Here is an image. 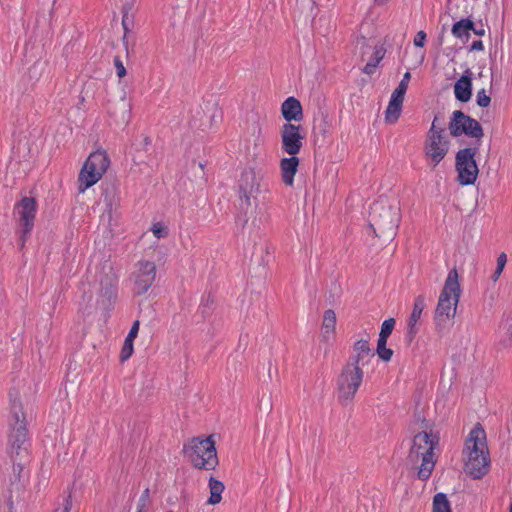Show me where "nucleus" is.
<instances>
[{"instance_id":"nucleus-16","label":"nucleus","mask_w":512,"mask_h":512,"mask_svg":"<svg viewBox=\"0 0 512 512\" xmlns=\"http://www.w3.org/2000/svg\"><path fill=\"white\" fill-rule=\"evenodd\" d=\"M354 354L349 358L346 364L360 367V364L363 366L368 364L374 358V352L371 350L369 346V339H361L355 342Z\"/></svg>"},{"instance_id":"nucleus-26","label":"nucleus","mask_w":512,"mask_h":512,"mask_svg":"<svg viewBox=\"0 0 512 512\" xmlns=\"http://www.w3.org/2000/svg\"><path fill=\"white\" fill-rule=\"evenodd\" d=\"M403 103L390 98L389 104L385 111V121L389 124H394L398 121L402 112Z\"/></svg>"},{"instance_id":"nucleus-47","label":"nucleus","mask_w":512,"mask_h":512,"mask_svg":"<svg viewBox=\"0 0 512 512\" xmlns=\"http://www.w3.org/2000/svg\"><path fill=\"white\" fill-rule=\"evenodd\" d=\"M366 39L365 37H361L360 39L357 40V45H361V48H368V49H372V47L370 45H368L366 43Z\"/></svg>"},{"instance_id":"nucleus-48","label":"nucleus","mask_w":512,"mask_h":512,"mask_svg":"<svg viewBox=\"0 0 512 512\" xmlns=\"http://www.w3.org/2000/svg\"><path fill=\"white\" fill-rule=\"evenodd\" d=\"M505 346H512V326L507 331V340Z\"/></svg>"},{"instance_id":"nucleus-50","label":"nucleus","mask_w":512,"mask_h":512,"mask_svg":"<svg viewBox=\"0 0 512 512\" xmlns=\"http://www.w3.org/2000/svg\"><path fill=\"white\" fill-rule=\"evenodd\" d=\"M415 425H419V428H421V429L427 428V424H426L425 420H421V423L416 422Z\"/></svg>"},{"instance_id":"nucleus-10","label":"nucleus","mask_w":512,"mask_h":512,"mask_svg":"<svg viewBox=\"0 0 512 512\" xmlns=\"http://www.w3.org/2000/svg\"><path fill=\"white\" fill-rule=\"evenodd\" d=\"M450 147L449 140L435 131H428L423 146L425 158L436 167L447 155Z\"/></svg>"},{"instance_id":"nucleus-36","label":"nucleus","mask_w":512,"mask_h":512,"mask_svg":"<svg viewBox=\"0 0 512 512\" xmlns=\"http://www.w3.org/2000/svg\"><path fill=\"white\" fill-rule=\"evenodd\" d=\"M406 91H407V87H405L404 83L398 84L396 89L393 91L391 98L403 103Z\"/></svg>"},{"instance_id":"nucleus-13","label":"nucleus","mask_w":512,"mask_h":512,"mask_svg":"<svg viewBox=\"0 0 512 512\" xmlns=\"http://www.w3.org/2000/svg\"><path fill=\"white\" fill-rule=\"evenodd\" d=\"M134 293L136 295L145 294L153 285L156 278V265L151 261H139L136 270L133 273Z\"/></svg>"},{"instance_id":"nucleus-7","label":"nucleus","mask_w":512,"mask_h":512,"mask_svg":"<svg viewBox=\"0 0 512 512\" xmlns=\"http://www.w3.org/2000/svg\"><path fill=\"white\" fill-rule=\"evenodd\" d=\"M110 160L105 151H95L85 161L78 177V190L83 193L86 189L96 184L107 171Z\"/></svg>"},{"instance_id":"nucleus-22","label":"nucleus","mask_w":512,"mask_h":512,"mask_svg":"<svg viewBox=\"0 0 512 512\" xmlns=\"http://www.w3.org/2000/svg\"><path fill=\"white\" fill-rule=\"evenodd\" d=\"M467 117L468 115L460 110H456L452 113L448 125L451 136L459 137L463 135Z\"/></svg>"},{"instance_id":"nucleus-51","label":"nucleus","mask_w":512,"mask_h":512,"mask_svg":"<svg viewBox=\"0 0 512 512\" xmlns=\"http://www.w3.org/2000/svg\"><path fill=\"white\" fill-rule=\"evenodd\" d=\"M388 1L389 0H374V2L379 6L386 4Z\"/></svg>"},{"instance_id":"nucleus-45","label":"nucleus","mask_w":512,"mask_h":512,"mask_svg":"<svg viewBox=\"0 0 512 512\" xmlns=\"http://www.w3.org/2000/svg\"><path fill=\"white\" fill-rule=\"evenodd\" d=\"M504 269L500 268V267H496L494 273L491 275V280L493 282H496L499 277L501 276L502 272H503Z\"/></svg>"},{"instance_id":"nucleus-30","label":"nucleus","mask_w":512,"mask_h":512,"mask_svg":"<svg viewBox=\"0 0 512 512\" xmlns=\"http://www.w3.org/2000/svg\"><path fill=\"white\" fill-rule=\"evenodd\" d=\"M395 326V319L389 318L382 323L381 331L379 333L378 341L387 342Z\"/></svg>"},{"instance_id":"nucleus-44","label":"nucleus","mask_w":512,"mask_h":512,"mask_svg":"<svg viewBox=\"0 0 512 512\" xmlns=\"http://www.w3.org/2000/svg\"><path fill=\"white\" fill-rule=\"evenodd\" d=\"M507 263V256L505 253H501L497 258V267L504 269Z\"/></svg>"},{"instance_id":"nucleus-52","label":"nucleus","mask_w":512,"mask_h":512,"mask_svg":"<svg viewBox=\"0 0 512 512\" xmlns=\"http://www.w3.org/2000/svg\"><path fill=\"white\" fill-rule=\"evenodd\" d=\"M150 143H151L150 138H149V137H145V138H144V144H145V145H149Z\"/></svg>"},{"instance_id":"nucleus-20","label":"nucleus","mask_w":512,"mask_h":512,"mask_svg":"<svg viewBox=\"0 0 512 512\" xmlns=\"http://www.w3.org/2000/svg\"><path fill=\"white\" fill-rule=\"evenodd\" d=\"M471 71L467 69L454 85V93L460 102H468L472 95Z\"/></svg>"},{"instance_id":"nucleus-28","label":"nucleus","mask_w":512,"mask_h":512,"mask_svg":"<svg viewBox=\"0 0 512 512\" xmlns=\"http://www.w3.org/2000/svg\"><path fill=\"white\" fill-rule=\"evenodd\" d=\"M432 512H452L450 502L444 493H438L434 496Z\"/></svg>"},{"instance_id":"nucleus-15","label":"nucleus","mask_w":512,"mask_h":512,"mask_svg":"<svg viewBox=\"0 0 512 512\" xmlns=\"http://www.w3.org/2000/svg\"><path fill=\"white\" fill-rule=\"evenodd\" d=\"M260 190L259 178L253 169L243 171L239 179V192L246 203L250 204V197L257 194Z\"/></svg>"},{"instance_id":"nucleus-25","label":"nucleus","mask_w":512,"mask_h":512,"mask_svg":"<svg viewBox=\"0 0 512 512\" xmlns=\"http://www.w3.org/2000/svg\"><path fill=\"white\" fill-rule=\"evenodd\" d=\"M336 314L334 310L328 309L324 312L322 321L323 338L329 339V335L333 334L336 329Z\"/></svg>"},{"instance_id":"nucleus-27","label":"nucleus","mask_w":512,"mask_h":512,"mask_svg":"<svg viewBox=\"0 0 512 512\" xmlns=\"http://www.w3.org/2000/svg\"><path fill=\"white\" fill-rule=\"evenodd\" d=\"M463 135L480 140L484 136V132L480 123L472 117L468 116L466 119Z\"/></svg>"},{"instance_id":"nucleus-23","label":"nucleus","mask_w":512,"mask_h":512,"mask_svg":"<svg viewBox=\"0 0 512 512\" xmlns=\"http://www.w3.org/2000/svg\"><path fill=\"white\" fill-rule=\"evenodd\" d=\"M471 30H474V22L465 18L454 23L451 32L456 38L467 41L470 37Z\"/></svg>"},{"instance_id":"nucleus-6","label":"nucleus","mask_w":512,"mask_h":512,"mask_svg":"<svg viewBox=\"0 0 512 512\" xmlns=\"http://www.w3.org/2000/svg\"><path fill=\"white\" fill-rule=\"evenodd\" d=\"M397 208L391 205L376 203L370 212L369 227L377 237H392L396 234L399 225Z\"/></svg>"},{"instance_id":"nucleus-17","label":"nucleus","mask_w":512,"mask_h":512,"mask_svg":"<svg viewBox=\"0 0 512 512\" xmlns=\"http://www.w3.org/2000/svg\"><path fill=\"white\" fill-rule=\"evenodd\" d=\"M103 201L105 204V211L102 215V219L107 218L108 223L111 222L113 212L117 210L120 205V197L118 189L114 184L107 185L103 192Z\"/></svg>"},{"instance_id":"nucleus-8","label":"nucleus","mask_w":512,"mask_h":512,"mask_svg":"<svg viewBox=\"0 0 512 512\" xmlns=\"http://www.w3.org/2000/svg\"><path fill=\"white\" fill-rule=\"evenodd\" d=\"M188 456L195 468L214 470L219 461L213 436L210 435L205 439L194 438Z\"/></svg>"},{"instance_id":"nucleus-37","label":"nucleus","mask_w":512,"mask_h":512,"mask_svg":"<svg viewBox=\"0 0 512 512\" xmlns=\"http://www.w3.org/2000/svg\"><path fill=\"white\" fill-rule=\"evenodd\" d=\"M114 65L116 67V72L119 78H123L126 75V69L120 59V57L116 56L114 58Z\"/></svg>"},{"instance_id":"nucleus-18","label":"nucleus","mask_w":512,"mask_h":512,"mask_svg":"<svg viewBox=\"0 0 512 512\" xmlns=\"http://www.w3.org/2000/svg\"><path fill=\"white\" fill-rule=\"evenodd\" d=\"M281 113L286 123L300 121L303 118L301 103L295 97L287 98L281 105Z\"/></svg>"},{"instance_id":"nucleus-38","label":"nucleus","mask_w":512,"mask_h":512,"mask_svg":"<svg viewBox=\"0 0 512 512\" xmlns=\"http://www.w3.org/2000/svg\"><path fill=\"white\" fill-rule=\"evenodd\" d=\"M72 509V498L71 495H68L63 502V507L57 508L54 510V512H70Z\"/></svg>"},{"instance_id":"nucleus-12","label":"nucleus","mask_w":512,"mask_h":512,"mask_svg":"<svg viewBox=\"0 0 512 512\" xmlns=\"http://www.w3.org/2000/svg\"><path fill=\"white\" fill-rule=\"evenodd\" d=\"M281 149L288 155H297L305 139L303 127L293 123H284L280 128Z\"/></svg>"},{"instance_id":"nucleus-39","label":"nucleus","mask_w":512,"mask_h":512,"mask_svg":"<svg viewBox=\"0 0 512 512\" xmlns=\"http://www.w3.org/2000/svg\"><path fill=\"white\" fill-rule=\"evenodd\" d=\"M426 40V33L424 31L417 32L414 37V45L417 47H423Z\"/></svg>"},{"instance_id":"nucleus-49","label":"nucleus","mask_w":512,"mask_h":512,"mask_svg":"<svg viewBox=\"0 0 512 512\" xmlns=\"http://www.w3.org/2000/svg\"><path fill=\"white\" fill-rule=\"evenodd\" d=\"M472 31H473L476 35H478V36H483V35L485 34V30H484L483 28H481V29H475V28H474V30H472Z\"/></svg>"},{"instance_id":"nucleus-5","label":"nucleus","mask_w":512,"mask_h":512,"mask_svg":"<svg viewBox=\"0 0 512 512\" xmlns=\"http://www.w3.org/2000/svg\"><path fill=\"white\" fill-rule=\"evenodd\" d=\"M364 377L361 367L345 364L336 378V397L342 406L351 404Z\"/></svg>"},{"instance_id":"nucleus-14","label":"nucleus","mask_w":512,"mask_h":512,"mask_svg":"<svg viewBox=\"0 0 512 512\" xmlns=\"http://www.w3.org/2000/svg\"><path fill=\"white\" fill-rule=\"evenodd\" d=\"M266 222V216L261 211H251L242 224L241 234L243 238H247L249 244L253 246L261 239Z\"/></svg>"},{"instance_id":"nucleus-34","label":"nucleus","mask_w":512,"mask_h":512,"mask_svg":"<svg viewBox=\"0 0 512 512\" xmlns=\"http://www.w3.org/2000/svg\"><path fill=\"white\" fill-rule=\"evenodd\" d=\"M476 102L480 107L483 108L488 107L490 105L491 98L486 94L485 89H481L480 91H478L476 96Z\"/></svg>"},{"instance_id":"nucleus-4","label":"nucleus","mask_w":512,"mask_h":512,"mask_svg":"<svg viewBox=\"0 0 512 512\" xmlns=\"http://www.w3.org/2000/svg\"><path fill=\"white\" fill-rule=\"evenodd\" d=\"M461 288L459 275L456 268L449 271L444 287L440 293L438 304L435 310L437 323L446 322L454 318L459 303Z\"/></svg>"},{"instance_id":"nucleus-31","label":"nucleus","mask_w":512,"mask_h":512,"mask_svg":"<svg viewBox=\"0 0 512 512\" xmlns=\"http://www.w3.org/2000/svg\"><path fill=\"white\" fill-rule=\"evenodd\" d=\"M386 344H387V342H385V341H377L376 352H377L378 357L381 360L388 362L391 360V358L393 356V351L390 348H387Z\"/></svg>"},{"instance_id":"nucleus-42","label":"nucleus","mask_w":512,"mask_h":512,"mask_svg":"<svg viewBox=\"0 0 512 512\" xmlns=\"http://www.w3.org/2000/svg\"><path fill=\"white\" fill-rule=\"evenodd\" d=\"M437 120H438L437 117H435L433 122H432V125H431V127H430V129L428 131H432L433 132V130H434L436 134L444 135V129L441 128V127H439V128L437 127V124H436Z\"/></svg>"},{"instance_id":"nucleus-29","label":"nucleus","mask_w":512,"mask_h":512,"mask_svg":"<svg viewBox=\"0 0 512 512\" xmlns=\"http://www.w3.org/2000/svg\"><path fill=\"white\" fill-rule=\"evenodd\" d=\"M373 58L366 63L362 71L366 74H373L381 61V59L384 56V52L381 48L377 49L376 47H373Z\"/></svg>"},{"instance_id":"nucleus-43","label":"nucleus","mask_w":512,"mask_h":512,"mask_svg":"<svg viewBox=\"0 0 512 512\" xmlns=\"http://www.w3.org/2000/svg\"><path fill=\"white\" fill-rule=\"evenodd\" d=\"M484 45L481 40L474 41L470 46V51H483Z\"/></svg>"},{"instance_id":"nucleus-9","label":"nucleus","mask_w":512,"mask_h":512,"mask_svg":"<svg viewBox=\"0 0 512 512\" xmlns=\"http://www.w3.org/2000/svg\"><path fill=\"white\" fill-rule=\"evenodd\" d=\"M477 147L460 149L455 156V169L458 173L457 180L460 185H473L478 177L479 169L475 160Z\"/></svg>"},{"instance_id":"nucleus-21","label":"nucleus","mask_w":512,"mask_h":512,"mask_svg":"<svg viewBox=\"0 0 512 512\" xmlns=\"http://www.w3.org/2000/svg\"><path fill=\"white\" fill-rule=\"evenodd\" d=\"M425 306H426L425 297L423 295H418L415 298L413 310H412V313H411V315L409 317V321H408L407 337L409 339V342H411L413 340V338L415 337V335L417 333L416 324H417L418 320L420 319Z\"/></svg>"},{"instance_id":"nucleus-33","label":"nucleus","mask_w":512,"mask_h":512,"mask_svg":"<svg viewBox=\"0 0 512 512\" xmlns=\"http://www.w3.org/2000/svg\"><path fill=\"white\" fill-rule=\"evenodd\" d=\"M152 233L158 239L168 236V228L161 222L154 223L151 228Z\"/></svg>"},{"instance_id":"nucleus-1","label":"nucleus","mask_w":512,"mask_h":512,"mask_svg":"<svg viewBox=\"0 0 512 512\" xmlns=\"http://www.w3.org/2000/svg\"><path fill=\"white\" fill-rule=\"evenodd\" d=\"M464 471L473 479H480L489 471V450L486 433L480 423L470 431L463 449Z\"/></svg>"},{"instance_id":"nucleus-19","label":"nucleus","mask_w":512,"mask_h":512,"mask_svg":"<svg viewBox=\"0 0 512 512\" xmlns=\"http://www.w3.org/2000/svg\"><path fill=\"white\" fill-rule=\"evenodd\" d=\"M299 158L296 155H290L289 158L280 160V171L283 183L286 186H292L294 183V176L298 171Z\"/></svg>"},{"instance_id":"nucleus-35","label":"nucleus","mask_w":512,"mask_h":512,"mask_svg":"<svg viewBox=\"0 0 512 512\" xmlns=\"http://www.w3.org/2000/svg\"><path fill=\"white\" fill-rule=\"evenodd\" d=\"M149 495H150V491L148 488H146L143 491V493L138 501L137 512H146L147 506H148Z\"/></svg>"},{"instance_id":"nucleus-3","label":"nucleus","mask_w":512,"mask_h":512,"mask_svg":"<svg viewBox=\"0 0 512 512\" xmlns=\"http://www.w3.org/2000/svg\"><path fill=\"white\" fill-rule=\"evenodd\" d=\"M438 444V438L428 434L423 430L417 432L412 441V446L408 455L411 463H416L421 458L422 462L418 470V478L427 480L435 467L434 449Z\"/></svg>"},{"instance_id":"nucleus-32","label":"nucleus","mask_w":512,"mask_h":512,"mask_svg":"<svg viewBox=\"0 0 512 512\" xmlns=\"http://www.w3.org/2000/svg\"><path fill=\"white\" fill-rule=\"evenodd\" d=\"M133 339L126 338L124 341V345L122 347L121 353H120V359L122 362L129 359L133 353Z\"/></svg>"},{"instance_id":"nucleus-41","label":"nucleus","mask_w":512,"mask_h":512,"mask_svg":"<svg viewBox=\"0 0 512 512\" xmlns=\"http://www.w3.org/2000/svg\"><path fill=\"white\" fill-rule=\"evenodd\" d=\"M130 22H131V20L129 19L128 13L127 12L124 13L123 18H122V25L125 30V35L123 37V40L126 39V33L129 31V23Z\"/></svg>"},{"instance_id":"nucleus-24","label":"nucleus","mask_w":512,"mask_h":512,"mask_svg":"<svg viewBox=\"0 0 512 512\" xmlns=\"http://www.w3.org/2000/svg\"><path fill=\"white\" fill-rule=\"evenodd\" d=\"M208 487L210 490V497L207 500V504L216 505L220 503L222 500V493L225 490L223 482L211 476L209 478Z\"/></svg>"},{"instance_id":"nucleus-40","label":"nucleus","mask_w":512,"mask_h":512,"mask_svg":"<svg viewBox=\"0 0 512 512\" xmlns=\"http://www.w3.org/2000/svg\"><path fill=\"white\" fill-rule=\"evenodd\" d=\"M139 326H140V322L138 320L134 321L126 338L135 340V338L137 337L138 332H139Z\"/></svg>"},{"instance_id":"nucleus-46","label":"nucleus","mask_w":512,"mask_h":512,"mask_svg":"<svg viewBox=\"0 0 512 512\" xmlns=\"http://www.w3.org/2000/svg\"><path fill=\"white\" fill-rule=\"evenodd\" d=\"M411 79V73L410 72H406L404 75H403V78L402 80L400 81L399 84H405V87L408 88V84H409V81Z\"/></svg>"},{"instance_id":"nucleus-11","label":"nucleus","mask_w":512,"mask_h":512,"mask_svg":"<svg viewBox=\"0 0 512 512\" xmlns=\"http://www.w3.org/2000/svg\"><path fill=\"white\" fill-rule=\"evenodd\" d=\"M36 210L37 202L32 197H24L16 205V211L19 215L18 225L20 230L21 248L24 247L26 239L33 229Z\"/></svg>"},{"instance_id":"nucleus-2","label":"nucleus","mask_w":512,"mask_h":512,"mask_svg":"<svg viewBox=\"0 0 512 512\" xmlns=\"http://www.w3.org/2000/svg\"><path fill=\"white\" fill-rule=\"evenodd\" d=\"M11 426L12 430L9 435V447L12 457H20L27 455V428L25 415L22 411L19 392L15 389L9 392Z\"/></svg>"}]
</instances>
